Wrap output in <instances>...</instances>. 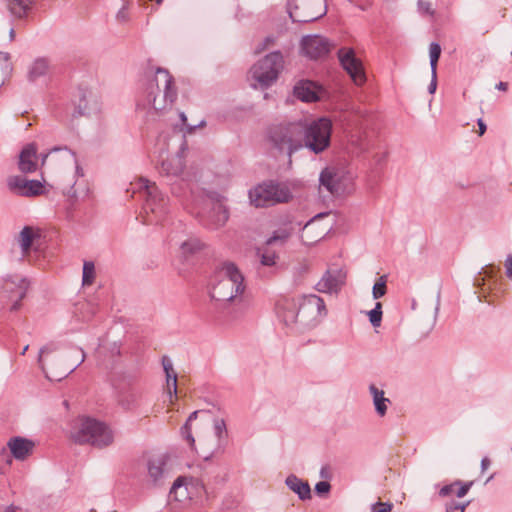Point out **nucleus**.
<instances>
[{
  "label": "nucleus",
  "mask_w": 512,
  "mask_h": 512,
  "mask_svg": "<svg viewBox=\"0 0 512 512\" xmlns=\"http://www.w3.org/2000/svg\"><path fill=\"white\" fill-rule=\"evenodd\" d=\"M276 315L287 327H310L326 315L324 301L316 295L279 297Z\"/></svg>",
  "instance_id": "1"
},
{
  "label": "nucleus",
  "mask_w": 512,
  "mask_h": 512,
  "mask_svg": "<svg viewBox=\"0 0 512 512\" xmlns=\"http://www.w3.org/2000/svg\"><path fill=\"white\" fill-rule=\"evenodd\" d=\"M177 97V89L170 73L162 68L148 76L143 105L149 111L163 113L169 110Z\"/></svg>",
  "instance_id": "2"
},
{
  "label": "nucleus",
  "mask_w": 512,
  "mask_h": 512,
  "mask_svg": "<svg viewBox=\"0 0 512 512\" xmlns=\"http://www.w3.org/2000/svg\"><path fill=\"white\" fill-rule=\"evenodd\" d=\"M304 134L305 124L301 121L275 125L268 133L271 150L286 156L291 163L292 155L304 148Z\"/></svg>",
  "instance_id": "3"
},
{
  "label": "nucleus",
  "mask_w": 512,
  "mask_h": 512,
  "mask_svg": "<svg viewBox=\"0 0 512 512\" xmlns=\"http://www.w3.org/2000/svg\"><path fill=\"white\" fill-rule=\"evenodd\" d=\"M69 437L77 444H90L98 448L107 447L114 441L111 428L98 418H76L69 431Z\"/></svg>",
  "instance_id": "4"
},
{
  "label": "nucleus",
  "mask_w": 512,
  "mask_h": 512,
  "mask_svg": "<svg viewBox=\"0 0 512 512\" xmlns=\"http://www.w3.org/2000/svg\"><path fill=\"white\" fill-rule=\"evenodd\" d=\"M244 290V277L239 268L231 262L223 263L216 271L211 297L219 302H231L240 298Z\"/></svg>",
  "instance_id": "5"
},
{
  "label": "nucleus",
  "mask_w": 512,
  "mask_h": 512,
  "mask_svg": "<svg viewBox=\"0 0 512 512\" xmlns=\"http://www.w3.org/2000/svg\"><path fill=\"white\" fill-rule=\"evenodd\" d=\"M133 193L138 192L144 198L141 212L143 223L147 225L158 224L166 213V201L160 194L154 182L139 178L131 183Z\"/></svg>",
  "instance_id": "6"
},
{
  "label": "nucleus",
  "mask_w": 512,
  "mask_h": 512,
  "mask_svg": "<svg viewBox=\"0 0 512 512\" xmlns=\"http://www.w3.org/2000/svg\"><path fill=\"white\" fill-rule=\"evenodd\" d=\"M284 68V59L280 52H273L260 59L250 70L254 88H266L272 85Z\"/></svg>",
  "instance_id": "7"
},
{
  "label": "nucleus",
  "mask_w": 512,
  "mask_h": 512,
  "mask_svg": "<svg viewBox=\"0 0 512 512\" xmlns=\"http://www.w3.org/2000/svg\"><path fill=\"white\" fill-rule=\"evenodd\" d=\"M162 365L166 374V385L161 399L155 404L156 413L169 414L181 412L177 395V374L168 357H163Z\"/></svg>",
  "instance_id": "8"
},
{
  "label": "nucleus",
  "mask_w": 512,
  "mask_h": 512,
  "mask_svg": "<svg viewBox=\"0 0 512 512\" xmlns=\"http://www.w3.org/2000/svg\"><path fill=\"white\" fill-rule=\"evenodd\" d=\"M332 122L326 117L305 125L304 147L315 154L324 152L330 146Z\"/></svg>",
  "instance_id": "9"
},
{
  "label": "nucleus",
  "mask_w": 512,
  "mask_h": 512,
  "mask_svg": "<svg viewBox=\"0 0 512 512\" xmlns=\"http://www.w3.org/2000/svg\"><path fill=\"white\" fill-rule=\"evenodd\" d=\"M290 198V191L285 185L272 182L259 184L249 191L250 203L255 207H266L288 202Z\"/></svg>",
  "instance_id": "10"
},
{
  "label": "nucleus",
  "mask_w": 512,
  "mask_h": 512,
  "mask_svg": "<svg viewBox=\"0 0 512 512\" xmlns=\"http://www.w3.org/2000/svg\"><path fill=\"white\" fill-rule=\"evenodd\" d=\"M320 183L333 195L350 193L353 190V175L343 168L327 167L320 174Z\"/></svg>",
  "instance_id": "11"
},
{
  "label": "nucleus",
  "mask_w": 512,
  "mask_h": 512,
  "mask_svg": "<svg viewBox=\"0 0 512 512\" xmlns=\"http://www.w3.org/2000/svg\"><path fill=\"white\" fill-rule=\"evenodd\" d=\"M326 13L324 0H291L289 14L294 22H311Z\"/></svg>",
  "instance_id": "12"
},
{
  "label": "nucleus",
  "mask_w": 512,
  "mask_h": 512,
  "mask_svg": "<svg viewBox=\"0 0 512 512\" xmlns=\"http://www.w3.org/2000/svg\"><path fill=\"white\" fill-rule=\"evenodd\" d=\"M52 352H54L52 347L46 346L42 348L39 352L38 362L49 380L60 381L71 373L74 368L71 366H63L59 361H55L54 359L47 363L48 354Z\"/></svg>",
  "instance_id": "13"
},
{
  "label": "nucleus",
  "mask_w": 512,
  "mask_h": 512,
  "mask_svg": "<svg viewBox=\"0 0 512 512\" xmlns=\"http://www.w3.org/2000/svg\"><path fill=\"white\" fill-rule=\"evenodd\" d=\"M339 61L342 67L350 75L356 85H362L366 81L364 68L360 59L351 48H341L338 52Z\"/></svg>",
  "instance_id": "14"
},
{
  "label": "nucleus",
  "mask_w": 512,
  "mask_h": 512,
  "mask_svg": "<svg viewBox=\"0 0 512 512\" xmlns=\"http://www.w3.org/2000/svg\"><path fill=\"white\" fill-rule=\"evenodd\" d=\"M52 165L55 169L76 168L78 170L77 160L67 148H55L46 154L42 159V165Z\"/></svg>",
  "instance_id": "15"
},
{
  "label": "nucleus",
  "mask_w": 512,
  "mask_h": 512,
  "mask_svg": "<svg viewBox=\"0 0 512 512\" xmlns=\"http://www.w3.org/2000/svg\"><path fill=\"white\" fill-rule=\"evenodd\" d=\"M301 46L304 54L311 59H318L326 56L332 47L331 43L326 38L319 35L304 37L302 39Z\"/></svg>",
  "instance_id": "16"
},
{
  "label": "nucleus",
  "mask_w": 512,
  "mask_h": 512,
  "mask_svg": "<svg viewBox=\"0 0 512 512\" xmlns=\"http://www.w3.org/2000/svg\"><path fill=\"white\" fill-rule=\"evenodd\" d=\"M27 288L28 283L19 276H13L4 281L3 292L14 302L12 305L13 310L18 308V303L24 298Z\"/></svg>",
  "instance_id": "17"
},
{
  "label": "nucleus",
  "mask_w": 512,
  "mask_h": 512,
  "mask_svg": "<svg viewBox=\"0 0 512 512\" xmlns=\"http://www.w3.org/2000/svg\"><path fill=\"white\" fill-rule=\"evenodd\" d=\"M324 91L312 81H301L294 88L295 96L304 102H315L321 99Z\"/></svg>",
  "instance_id": "18"
},
{
  "label": "nucleus",
  "mask_w": 512,
  "mask_h": 512,
  "mask_svg": "<svg viewBox=\"0 0 512 512\" xmlns=\"http://www.w3.org/2000/svg\"><path fill=\"white\" fill-rule=\"evenodd\" d=\"M322 215L309 221L302 229L301 239L307 245H312L324 237L328 231L327 226L320 225Z\"/></svg>",
  "instance_id": "19"
},
{
  "label": "nucleus",
  "mask_w": 512,
  "mask_h": 512,
  "mask_svg": "<svg viewBox=\"0 0 512 512\" xmlns=\"http://www.w3.org/2000/svg\"><path fill=\"white\" fill-rule=\"evenodd\" d=\"M169 457L166 454L153 455L148 460V473L154 483H158L169 473Z\"/></svg>",
  "instance_id": "20"
},
{
  "label": "nucleus",
  "mask_w": 512,
  "mask_h": 512,
  "mask_svg": "<svg viewBox=\"0 0 512 512\" xmlns=\"http://www.w3.org/2000/svg\"><path fill=\"white\" fill-rule=\"evenodd\" d=\"M7 445L13 457L17 460H25L32 454L35 446L33 441L20 436L11 438Z\"/></svg>",
  "instance_id": "21"
},
{
  "label": "nucleus",
  "mask_w": 512,
  "mask_h": 512,
  "mask_svg": "<svg viewBox=\"0 0 512 512\" xmlns=\"http://www.w3.org/2000/svg\"><path fill=\"white\" fill-rule=\"evenodd\" d=\"M345 274L341 270H329L318 283L321 292L337 291L344 283Z\"/></svg>",
  "instance_id": "22"
},
{
  "label": "nucleus",
  "mask_w": 512,
  "mask_h": 512,
  "mask_svg": "<svg viewBox=\"0 0 512 512\" xmlns=\"http://www.w3.org/2000/svg\"><path fill=\"white\" fill-rule=\"evenodd\" d=\"M18 165L24 173H31L37 169V147L35 144H28L23 148Z\"/></svg>",
  "instance_id": "23"
},
{
  "label": "nucleus",
  "mask_w": 512,
  "mask_h": 512,
  "mask_svg": "<svg viewBox=\"0 0 512 512\" xmlns=\"http://www.w3.org/2000/svg\"><path fill=\"white\" fill-rule=\"evenodd\" d=\"M185 166L184 158L181 154L167 156L161 161V170L167 175H180Z\"/></svg>",
  "instance_id": "24"
},
{
  "label": "nucleus",
  "mask_w": 512,
  "mask_h": 512,
  "mask_svg": "<svg viewBox=\"0 0 512 512\" xmlns=\"http://www.w3.org/2000/svg\"><path fill=\"white\" fill-rule=\"evenodd\" d=\"M286 485L295 492L301 500L310 499L311 489L307 482L302 481L295 475H289L286 478Z\"/></svg>",
  "instance_id": "25"
},
{
  "label": "nucleus",
  "mask_w": 512,
  "mask_h": 512,
  "mask_svg": "<svg viewBox=\"0 0 512 512\" xmlns=\"http://www.w3.org/2000/svg\"><path fill=\"white\" fill-rule=\"evenodd\" d=\"M50 71V64L46 58H38L33 61L28 70V77L30 80L35 81L36 79L45 76Z\"/></svg>",
  "instance_id": "26"
},
{
  "label": "nucleus",
  "mask_w": 512,
  "mask_h": 512,
  "mask_svg": "<svg viewBox=\"0 0 512 512\" xmlns=\"http://www.w3.org/2000/svg\"><path fill=\"white\" fill-rule=\"evenodd\" d=\"M37 236V232L29 226H26L22 229L18 236V243L22 250V255L24 257L29 255L30 248L33 244L35 237Z\"/></svg>",
  "instance_id": "27"
},
{
  "label": "nucleus",
  "mask_w": 512,
  "mask_h": 512,
  "mask_svg": "<svg viewBox=\"0 0 512 512\" xmlns=\"http://www.w3.org/2000/svg\"><path fill=\"white\" fill-rule=\"evenodd\" d=\"M7 7L11 14L17 18H23L32 8L34 0H7Z\"/></svg>",
  "instance_id": "28"
},
{
  "label": "nucleus",
  "mask_w": 512,
  "mask_h": 512,
  "mask_svg": "<svg viewBox=\"0 0 512 512\" xmlns=\"http://www.w3.org/2000/svg\"><path fill=\"white\" fill-rule=\"evenodd\" d=\"M258 256L260 259V263L263 266H274L277 262L278 256L277 253L270 248V245L267 243L258 249Z\"/></svg>",
  "instance_id": "29"
},
{
  "label": "nucleus",
  "mask_w": 512,
  "mask_h": 512,
  "mask_svg": "<svg viewBox=\"0 0 512 512\" xmlns=\"http://www.w3.org/2000/svg\"><path fill=\"white\" fill-rule=\"evenodd\" d=\"M12 71V63L8 53L0 52V86L8 79Z\"/></svg>",
  "instance_id": "30"
},
{
  "label": "nucleus",
  "mask_w": 512,
  "mask_h": 512,
  "mask_svg": "<svg viewBox=\"0 0 512 512\" xmlns=\"http://www.w3.org/2000/svg\"><path fill=\"white\" fill-rule=\"evenodd\" d=\"M210 217L213 223L219 227L223 226L227 222L229 215L226 207L218 203L214 206Z\"/></svg>",
  "instance_id": "31"
},
{
  "label": "nucleus",
  "mask_w": 512,
  "mask_h": 512,
  "mask_svg": "<svg viewBox=\"0 0 512 512\" xmlns=\"http://www.w3.org/2000/svg\"><path fill=\"white\" fill-rule=\"evenodd\" d=\"M43 184L37 180H28L27 186L21 191V196L32 197L44 194Z\"/></svg>",
  "instance_id": "32"
},
{
  "label": "nucleus",
  "mask_w": 512,
  "mask_h": 512,
  "mask_svg": "<svg viewBox=\"0 0 512 512\" xmlns=\"http://www.w3.org/2000/svg\"><path fill=\"white\" fill-rule=\"evenodd\" d=\"M202 247L201 242L196 238H188L183 241L180 245V253L181 255L187 257L190 254L200 250Z\"/></svg>",
  "instance_id": "33"
},
{
  "label": "nucleus",
  "mask_w": 512,
  "mask_h": 512,
  "mask_svg": "<svg viewBox=\"0 0 512 512\" xmlns=\"http://www.w3.org/2000/svg\"><path fill=\"white\" fill-rule=\"evenodd\" d=\"M370 391H371V393L373 395L374 404H375L377 412L379 414H384L386 412V409H387L385 402L388 401V399L384 398L383 391L379 390L374 385L370 386Z\"/></svg>",
  "instance_id": "34"
},
{
  "label": "nucleus",
  "mask_w": 512,
  "mask_h": 512,
  "mask_svg": "<svg viewBox=\"0 0 512 512\" xmlns=\"http://www.w3.org/2000/svg\"><path fill=\"white\" fill-rule=\"evenodd\" d=\"M27 182L28 180L21 176H11L7 180V185L12 192L21 195V191L27 186Z\"/></svg>",
  "instance_id": "35"
},
{
  "label": "nucleus",
  "mask_w": 512,
  "mask_h": 512,
  "mask_svg": "<svg viewBox=\"0 0 512 512\" xmlns=\"http://www.w3.org/2000/svg\"><path fill=\"white\" fill-rule=\"evenodd\" d=\"M170 494L173 495L177 501H183L187 498V488L184 485L182 478H178L173 483Z\"/></svg>",
  "instance_id": "36"
},
{
  "label": "nucleus",
  "mask_w": 512,
  "mask_h": 512,
  "mask_svg": "<svg viewBox=\"0 0 512 512\" xmlns=\"http://www.w3.org/2000/svg\"><path fill=\"white\" fill-rule=\"evenodd\" d=\"M95 267L92 262H85L83 265V277L82 282L84 286H90L95 280Z\"/></svg>",
  "instance_id": "37"
},
{
  "label": "nucleus",
  "mask_w": 512,
  "mask_h": 512,
  "mask_svg": "<svg viewBox=\"0 0 512 512\" xmlns=\"http://www.w3.org/2000/svg\"><path fill=\"white\" fill-rule=\"evenodd\" d=\"M431 74L437 72V63L441 55V47L437 43H431L429 47Z\"/></svg>",
  "instance_id": "38"
},
{
  "label": "nucleus",
  "mask_w": 512,
  "mask_h": 512,
  "mask_svg": "<svg viewBox=\"0 0 512 512\" xmlns=\"http://www.w3.org/2000/svg\"><path fill=\"white\" fill-rule=\"evenodd\" d=\"M214 433L219 441V446H222V444L225 442L227 437V430H226V424L223 420V418L216 419L214 423Z\"/></svg>",
  "instance_id": "39"
},
{
  "label": "nucleus",
  "mask_w": 512,
  "mask_h": 512,
  "mask_svg": "<svg viewBox=\"0 0 512 512\" xmlns=\"http://www.w3.org/2000/svg\"><path fill=\"white\" fill-rule=\"evenodd\" d=\"M386 277L381 276L373 286V298L379 299L386 294Z\"/></svg>",
  "instance_id": "40"
},
{
  "label": "nucleus",
  "mask_w": 512,
  "mask_h": 512,
  "mask_svg": "<svg viewBox=\"0 0 512 512\" xmlns=\"http://www.w3.org/2000/svg\"><path fill=\"white\" fill-rule=\"evenodd\" d=\"M382 305L380 302L376 303L374 309L369 312V320L374 327H378L382 319Z\"/></svg>",
  "instance_id": "41"
},
{
  "label": "nucleus",
  "mask_w": 512,
  "mask_h": 512,
  "mask_svg": "<svg viewBox=\"0 0 512 512\" xmlns=\"http://www.w3.org/2000/svg\"><path fill=\"white\" fill-rule=\"evenodd\" d=\"M289 236H290V232L287 231L286 229L278 230L273 234L272 237H270L267 240V244L272 245L273 243H275L277 241L284 242L289 238Z\"/></svg>",
  "instance_id": "42"
},
{
  "label": "nucleus",
  "mask_w": 512,
  "mask_h": 512,
  "mask_svg": "<svg viewBox=\"0 0 512 512\" xmlns=\"http://www.w3.org/2000/svg\"><path fill=\"white\" fill-rule=\"evenodd\" d=\"M331 485L327 481H320L315 485V491L318 495H326L329 493Z\"/></svg>",
  "instance_id": "43"
},
{
  "label": "nucleus",
  "mask_w": 512,
  "mask_h": 512,
  "mask_svg": "<svg viewBox=\"0 0 512 512\" xmlns=\"http://www.w3.org/2000/svg\"><path fill=\"white\" fill-rule=\"evenodd\" d=\"M460 484H461L460 481H455L454 483H452L450 485L443 486L439 491L440 496L446 497V496L450 495L451 493L454 492V487L457 485H460Z\"/></svg>",
  "instance_id": "44"
},
{
  "label": "nucleus",
  "mask_w": 512,
  "mask_h": 512,
  "mask_svg": "<svg viewBox=\"0 0 512 512\" xmlns=\"http://www.w3.org/2000/svg\"><path fill=\"white\" fill-rule=\"evenodd\" d=\"M391 508L392 504L390 503L377 502L373 505L372 512H388L391 510Z\"/></svg>",
  "instance_id": "45"
},
{
  "label": "nucleus",
  "mask_w": 512,
  "mask_h": 512,
  "mask_svg": "<svg viewBox=\"0 0 512 512\" xmlns=\"http://www.w3.org/2000/svg\"><path fill=\"white\" fill-rule=\"evenodd\" d=\"M191 420H192V418H188L187 422L185 423V425L182 428V434L188 440V442H190L192 444L194 442V439L190 432V421Z\"/></svg>",
  "instance_id": "46"
},
{
  "label": "nucleus",
  "mask_w": 512,
  "mask_h": 512,
  "mask_svg": "<svg viewBox=\"0 0 512 512\" xmlns=\"http://www.w3.org/2000/svg\"><path fill=\"white\" fill-rule=\"evenodd\" d=\"M472 484H473V482H468V483H465V484L461 483L459 485L460 486L459 489L456 492L457 497H459V498L464 497L468 493V491L471 488Z\"/></svg>",
  "instance_id": "47"
},
{
  "label": "nucleus",
  "mask_w": 512,
  "mask_h": 512,
  "mask_svg": "<svg viewBox=\"0 0 512 512\" xmlns=\"http://www.w3.org/2000/svg\"><path fill=\"white\" fill-rule=\"evenodd\" d=\"M464 511H465V505L455 503V502L448 504L446 507V512H464Z\"/></svg>",
  "instance_id": "48"
},
{
  "label": "nucleus",
  "mask_w": 512,
  "mask_h": 512,
  "mask_svg": "<svg viewBox=\"0 0 512 512\" xmlns=\"http://www.w3.org/2000/svg\"><path fill=\"white\" fill-rule=\"evenodd\" d=\"M117 19L119 22H125L128 20V12L125 7H123L118 13H117Z\"/></svg>",
  "instance_id": "49"
},
{
  "label": "nucleus",
  "mask_w": 512,
  "mask_h": 512,
  "mask_svg": "<svg viewBox=\"0 0 512 512\" xmlns=\"http://www.w3.org/2000/svg\"><path fill=\"white\" fill-rule=\"evenodd\" d=\"M436 87H437V72H435V75L432 74V80H431V83L429 85V92L431 94H433L436 90Z\"/></svg>",
  "instance_id": "50"
},
{
  "label": "nucleus",
  "mask_w": 512,
  "mask_h": 512,
  "mask_svg": "<svg viewBox=\"0 0 512 512\" xmlns=\"http://www.w3.org/2000/svg\"><path fill=\"white\" fill-rule=\"evenodd\" d=\"M505 267L507 276L512 279V256L506 260Z\"/></svg>",
  "instance_id": "51"
},
{
  "label": "nucleus",
  "mask_w": 512,
  "mask_h": 512,
  "mask_svg": "<svg viewBox=\"0 0 512 512\" xmlns=\"http://www.w3.org/2000/svg\"><path fill=\"white\" fill-rule=\"evenodd\" d=\"M477 123H478V127H479L478 134H479V136H482L486 131V124L484 123V121L482 119H479Z\"/></svg>",
  "instance_id": "52"
},
{
  "label": "nucleus",
  "mask_w": 512,
  "mask_h": 512,
  "mask_svg": "<svg viewBox=\"0 0 512 512\" xmlns=\"http://www.w3.org/2000/svg\"><path fill=\"white\" fill-rule=\"evenodd\" d=\"M490 465V461L488 458H483L482 461H481V468L482 470H486L488 468V466Z\"/></svg>",
  "instance_id": "53"
},
{
  "label": "nucleus",
  "mask_w": 512,
  "mask_h": 512,
  "mask_svg": "<svg viewBox=\"0 0 512 512\" xmlns=\"http://www.w3.org/2000/svg\"><path fill=\"white\" fill-rule=\"evenodd\" d=\"M475 281H476V284H477V285H479V286H480V285H484V284H485V283H484V281H485V277H478V278H476V280H475Z\"/></svg>",
  "instance_id": "54"
},
{
  "label": "nucleus",
  "mask_w": 512,
  "mask_h": 512,
  "mask_svg": "<svg viewBox=\"0 0 512 512\" xmlns=\"http://www.w3.org/2000/svg\"><path fill=\"white\" fill-rule=\"evenodd\" d=\"M484 274L487 276V277H492V269H490L489 271L488 270H485L484 271Z\"/></svg>",
  "instance_id": "55"
},
{
  "label": "nucleus",
  "mask_w": 512,
  "mask_h": 512,
  "mask_svg": "<svg viewBox=\"0 0 512 512\" xmlns=\"http://www.w3.org/2000/svg\"><path fill=\"white\" fill-rule=\"evenodd\" d=\"M15 31L13 29L10 30V38L14 39Z\"/></svg>",
  "instance_id": "56"
},
{
  "label": "nucleus",
  "mask_w": 512,
  "mask_h": 512,
  "mask_svg": "<svg viewBox=\"0 0 512 512\" xmlns=\"http://www.w3.org/2000/svg\"><path fill=\"white\" fill-rule=\"evenodd\" d=\"M28 348H29V346H28V345H26V346L23 348V350H22L21 354H22V355H24V354L26 353V351L28 350Z\"/></svg>",
  "instance_id": "57"
},
{
  "label": "nucleus",
  "mask_w": 512,
  "mask_h": 512,
  "mask_svg": "<svg viewBox=\"0 0 512 512\" xmlns=\"http://www.w3.org/2000/svg\"><path fill=\"white\" fill-rule=\"evenodd\" d=\"M181 118H182L183 124H184V125H187V124H186V117H185V115H184V114H181Z\"/></svg>",
  "instance_id": "58"
},
{
  "label": "nucleus",
  "mask_w": 512,
  "mask_h": 512,
  "mask_svg": "<svg viewBox=\"0 0 512 512\" xmlns=\"http://www.w3.org/2000/svg\"><path fill=\"white\" fill-rule=\"evenodd\" d=\"M425 11H426L427 13H429V14H432V11L430 10L429 6H427V7L425 8Z\"/></svg>",
  "instance_id": "59"
},
{
  "label": "nucleus",
  "mask_w": 512,
  "mask_h": 512,
  "mask_svg": "<svg viewBox=\"0 0 512 512\" xmlns=\"http://www.w3.org/2000/svg\"><path fill=\"white\" fill-rule=\"evenodd\" d=\"M63 404L68 408V405H69L68 401H64Z\"/></svg>",
  "instance_id": "60"
},
{
  "label": "nucleus",
  "mask_w": 512,
  "mask_h": 512,
  "mask_svg": "<svg viewBox=\"0 0 512 512\" xmlns=\"http://www.w3.org/2000/svg\"><path fill=\"white\" fill-rule=\"evenodd\" d=\"M196 415H197V411H194V412L191 413L190 416H196Z\"/></svg>",
  "instance_id": "61"
}]
</instances>
